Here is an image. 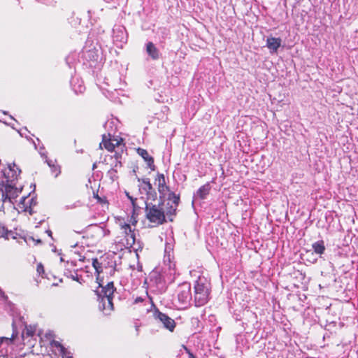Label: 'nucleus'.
Returning <instances> with one entry per match:
<instances>
[{"label":"nucleus","mask_w":358,"mask_h":358,"mask_svg":"<svg viewBox=\"0 0 358 358\" xmlns=\"http://www.w3.org/2000/svg\"><path fill=\"white\" fill-rule=\"evenodd\" d=\"M7 231L8 230L6 228V227L3 224L0 223V234L2 236H5L6 235H7Z\"/></svg>","instance_id":"obj_25"},{"label":"nucleus","mask_w":358,"mask_h":358,"mask_svg":"<svg viewBox=\"0 0 358 358\" xmlns=\"http://www.w3.org/2000/svg\"><path fill=\"white\" fill-rule=\"evenodd\" d=\"M144 301V299L141 296H138L134 300V303H141V302H143Z\"/></svg>","instance_id":"obj_31"},{"label":"nucleus","mask_w":358,"mask_h":358,"mask_svg":"<svg viewBox=\"0 0 358 358\" xmlns=\"http://www.w3.org/2000/svg\"><path fill=\"white\" fill-rule=\"evenodd\" d=\"M153 317L157 321V324H160L163 328L169 330L171 332L174 331L176 327V322L166 314L156 310L153 313Z\"/></svg>","instance_id":"obj_8"},{"label":"nucleus","mask_w":358,"mask_h":358,"mask_svg":"<svg viewBox=\"0 0 358 358\" xmlns=\"http://www.w3.org/2000/svg\"><path fill=\"white\" fill-rule=\"evenodd\" d=\"M46 232L48 233L49 236H52V231L50 230H48Z\"/></svg>","instance_id":"obj_35"},{"label":"nucleus","mask_w":358,"mask_h":358,"mask_svg":"<svg viewBox=\"0 0 358 358\" xmlns=\"http://www.w3.org/2000/svg\"><path fill=\"white\" fill-rule=\"evenodd\" d=\"M76 246H77V244L73 245H71V247H72V248H76Z\"/></svg>","instance_id":"obj_37"},{"label":"nucleus","mask_w":358,"mask_h":358,"mask_svg":"<svg viewBox=\"0 0 358 358\" xmlns=\"http://www.w3.org/2000/svg\"><path fill=\"white\" fill-rule=\"evenodd\" d=\"M176 294L175 304L177 308L185 309L187 308L192 299L190 283L185 282L179 285L176 290Z\"/></svg>","instance_id":"obj_7"},{"label":"nucleus","mask_w":358,"mask_h":358,"mask_svg":"<svg viewBox=\"0 0 358 358\" xmlns=\"http://www.w3.org/2000/svg\"><path fill=\"white\" fill-rule=\"evenodd\" d=\"M94 52L89 51V52H88V56H87V57H90V58H91V55H92V56L94 57V55H94Z\"/></svg>","instance_id":"obj_33"},{"label":"nucleus","mask_w":358,"mask_h":358,"mask_svg":"<svg viewBox=\"0 0 358 358\" xmlns=\"http://www.w3.org/2000/svg\"><path fill=\"white\" fill-rule=\"evenodd\" d=\"M15 335L14 333L12 335L11 338H7V337H2L0 339L1 343H2L3 341H6L8 343H12L14 339Z\"/></svg>","instance_id":"obj_27"},{"label":"nucleus","mask_w":358,"mask_h":358,"mask_svg":"<svg viewBox=\"0 0 358 358\" xmlns=\"http://www.w3.org/2000/svg\"><path fill=\"white\" fill-rule=\"evenodd\" d=\"M189 357L190 358H194V355L192 353H189Z\"/></svg>","instance_id":"obj_36"},{"label":"nucleus","mask_w":358,"mask_h":358,"mask_svg":"<svg viewBox=\"0 0 358 358\" xmlns=\"http://www.w3.org/2000/svg\"><path fill=\"white\" fill-rule=\"evenodd\" d=\"M64 273L68 278H70L73 280L78 282L80 284H82L83 282V279L82 278L81 276L78 275L77 271H74L73 272H72L70 270V268H66L65 269Z\"/></svg>","instance_id":"obj_19"},{"label":"nucleus","mask_w":358,"mask_h":358,"mask_svg":"<svg viewBox=\"0 0 358 358\" xmlns=\"http://www.w3.org/2000/svg\"><path fill=\"white\" fill-rule=\"evenodd\" d=\"M313 249L316 254L322 255L325 251L324 243L322 240L315 242L313 245Z\"/></svg>","instance_id":"obj_18"},{"label":"nucleus","mask_w":358,"mask_h":358,"mask_svg":"<svg viewBox=\"0 0 358 358\" xmlns=\"http://www.w3.org/2000/svg\"><path fill=\"white\" fill-rule=\"evenodd\" d=\"M62 358H73L71 353L65 348L63 352H59Z\"/></svg>","instance_id":"obj_26"},{"label":"nucleus","mask_w":358,"mask_h":358,"mask_svg":"<svg viewBox=\"0 0 358 358\" xmlns=\"http://www.w3.org/2000/svg\"><path fill=\"white\" fill-rule=\"evenodd\" d=\"M50 345L52 348H57L59 352H63L65 349V348L64 346H62V344L59 341H54V340L50 342Z\"/></svg>","instance_id":"obj_21"},{"label":"nucleus","mask_w":358,"mask_h":358,"mask_svg":"<svg viewBox=\"0 0 358 358\" xmlns=\"http://www.w3.org/2000/svg\"><path fill=\"white\" fill-rule=\"evenodd\" d=\"M155 185L157 186L160 198H165L168 194L167 205L170 206V209L167 211V214L175 215L180 201L179 196L170 191L169 187L166 185L164 175L162 173H157L155 178Z\"/></svg>","instance_id":"obj_2"},{"label":"nucleus","mask_w":358,"mask_h":358,"mask_svg":"<svg viewBox=\"0 0 358 358\" xmlns=\"http://www.w3.org/2000/svg\"><path fill=\"white\" fill-rule=\"evenodd\" d=\"M137 223V220L133 214L129 220L126 221L124 219H118L117 224L121 230V233L124 236L125 246L133 247L136 244V238L134 234V227Z\"/></svg>","instance_id":"obj_3"},{"label":"nucleus","mask_w":358,"mask_h":358,"mask_svg":"<svg viewBox=\"0 0 358 358\" xmlns=\"http://www.w3.org/2000/svg\"><path fill=\"white\" fill-rule=\"evenodd\" d=\"M28 202L31 206V209L33 210V206L36 204V200L34 198H28Z\"/></svg>","instance_id":"obj_30"},{"label":"nucleus","mask_w":358,"mask_h":358,"mask_svg":"<svg viewBox=\"0 0 358 358\" xmlns=\"http://www.w3.org/2000/svg\"><path fill=\"white\" fill-rule=\"evenodd\" d=\"M79 260L81 261V262H83L84 261V257L83 258H80Z\"/></svg>","instance_id":"obj_38"},{"label":"nucleus","mask_w":358,"mask_h":358,"mask_svg":"<svg viewBox=\"0 0 358 358\" xmlns=\"http://www.w3.org/2000/svg\"><path fill=\"white\" fill-rule=\"evenodd\" d=\"M92 266L97 273L100 272V270L101 269V264L99 262L97 259H92Z\"/></svg>","instance_id":"obj_22"},{"label":"nucleus","mask_w":358,"mask_h":358,"mask_svg":"<svg viewBox=\"0 0 358 358\" xmlns=\"http://www.w3.org/2000/svg\"><path fill=\"white\" fill-rule=\"evenodd\" d=\"M71 86L73 90L76 93H83L85 87L83 85V82H80L78 78H73L71 80Z\"/></svg>","instance_id":"obj_17"},{"label":"nucleus","mask_w":358,"mask_h":358,"mask_svg":"<svg viewBox=\"0 0 358 358\" xmlns=\"http://www.w3.org/2000/svg\"><path fill=\"white\" fill-rule=\"evenodd\" d=\"M169 262L168 267H169V273L165 275L166 269L163 273H160L157 271H152L150 274V282L151 285H153L156 287V288L162 292L166 289V284L167 282L171 283L173 282L175 279L176 271H175V264L172 263L170 259V256L166 257L164 256V262L166 264V262Z\"/></svg>","instance_id":"obj_1"},{"label":"nucleus","mask_w":358,"mask_h":358,"mask_svg":"<svg viewBox=\"0 0 358 358\" xmlns=\"http://www.w3.org/2000/svg\"><path fill=\"white\" fill-rule=\"evenodd\" d=\"M26 334L29 336H32L34 334V329L31 327L26 328Z\"/></svg>","instance_id":"obj_28"},{"label":"nucleus","mask_w":358,"mask_h":358,"mask_svg":"<svg viewBox=\"0 0 358 358\" xmlns=\"http://www.w3.org/2000/svg\"><path fill=\"white\" fill-rule=\"evenodd\" d=\"M145 52L152 60H157L161 56L159 49L152 42H148L145 44Z\"/></svg>","instance_id":"obj_11"},{"label":"nucleus","mask_w":358,"mask_h":358,"mask_svg":"<svg viewBox=\"0 0 358 358\" xmlns=\"http://www.w3.org/2000/svg\"><path fill=\"white\" fill-rule=\"evenodd\" d=\"M127 196H128V198L131 200V203H132V204H133V206L135 208V203H134V201H135V200H136V199H134L133 197H131V196H129L128 194H127Z\"/></svg>","instance_id":"obj_32"},{"label":"nucleus","mask_w":358,"mask_h":358,"mask_svg":"<svg viewBox=\"0 0 358 358\" xmlns=\"http://www.w3.org/2000/svg\"><path fill=\"white\" fill-rule=\"evenodd\" d=\"M20 192L21 189L15 187L11 184H7L4 186V188L1 189L0 191L1 199L3 202L8 201L11 203L13 202V199L17 198Z\"/></svg>","instance_id":"obj_9"},{"label":"nucleus","mask_w":358,"mask_h":358,"mask_svg":"<svg viewBox=\"0 0 358 358\" xmlns=\"http://www.w3.org/2000/svg\"><path fill=\"white\" fill-rule=\"evenodd\" d=\"M211 189V186L209 182L206 183L202 185L196 193H194V196L195 198H198L200 199H205L206 196L208 195Z\"/></svg>","instance_id":"obj_14"},{"label":"nucleus","mask_w":358,"mask_h":358,"mask_svg":"<svg viewBox=\"0 0 358 358\" xmlns=\"http://www.w3.org/2000/svg\"><path fill=\"white\" fill-rule=\"evenodd\" d=\"M120 143V141L117 139H106V136L103 135V140L100 144V146L103 145V146L108 151L112 152L115 146H117Z\"/></svg>","instance_id":"obj_15"},{"label":"nucleus","mask_w":358,"mask_h":358,"mask_svg":"<svg viewBox=\"0 0 358 358\" xmlns=\"http://www.w3.org/2000/svg\"><path fill=\"white\" fill-rule=\"evenodd\" d=\"M169 209L170 206L165 211L163 208V204L156 205L145 202V217L152 223L157 225L162 224L165 222V214L170 215V214H167Z\"/></svg>","instance_id":"obj_6"},{"label":"nucleus","mask_w":358,"mask_h":358,"mask_svg":"<svg viewBox=\"0 0 358 358\" xmlns=\"http://www.w3.org/2000/svg\"><path fill=\"white\" fill-rule=\"evenodd\" d=\"M50 168H51L52 173L55 174V177H57L60 173V170L58 166H57V169L53 167H50Z\"/></svg>","instance_id":"obj_29"},{"label":"nucleus","mask_w":358,"mask_h":358,"mask_svg":"<svg viewBox=\"0 0 358 358\" xmlns=\"http://www.w3.org/2000/svg\"><path fill=\"white\" fill-rule=\"evenodd\" d=\"M36 271L39 275H42L44 273V267L41 263L37 264Z\"/></svg>","instance_id":"obj_24"},{"label":"nucleus","mask_w":358,"mask_h":358,"mask_svg":"<svg viewBox=\"0 0 358 358\" xmlns=\"http://www.w3.org/2000/svg\"><path fill=\"white\" fill-rule=\"evenodd\" d=\"M281 39L280 38L268 37L266 39V46L271 53L276 52L281 45Z\"/></svg>","instance_id":"obj_13"},{"label":"nucleus","mask_w":358,"mask_h":358,"mask_svg":"<svg viewBox=\"0 0 358 358\" xmlns=\"http://www.w3.org/2000/svg\"><path fill=\"white\" fill-rule=\"evenodd\" d=\"M210 284L204 278L199 277L194 285V304L196 307L205 305L209 299Z\"/></svg>","instance_id":"obj_5"},{"label":"nucleus","mask_w":358,"mask_h":358,"mask_svg":"<svg viewBox=\"0 0 358 358\" xmlns=\"http://www.w3.org/2000/svg\"><path fill=\"white\" fill-rule=\"evenodd\" d=\"M67 266L73 267L74 266L73 262H71V263L67 262Z\"/></svg>","instance_id":"obj_34"},{"label":"nucleus","mask_w":358,"mask_h":358,"mask_svg":"<svg viewBox=\"0 0 358 358\" xmlns=\"http://www.w3.org/2000/svg\"><path fill=\"white\" fill-rule=\"evenodd\" d=\"M139 190L141 194H145L149 198H154L156 196V192L153 189L148 178H143L141 180V184L139 185Z\"/></svg>","instance_id":"obj_10"},{"label":"nucleus","mask_w":358,"mask_h":358,"mask_svg":"<svg viewBox=\"0 0 358 358\" xmlns=\"http://www.w3.org/2000/svg\"><path fill=\"white\" fill-rule=\"evenodd\" d=\"M15 167V164H13V167H11L10 165L9 166V170H8L9 172L8 173V176H6L8 180H13L15 178H17V175L20 174V170H19L18 168L16 167V169L18 171L17 173V171L14 169Z\"/></svg>","instance_id":"obj_20"},{"label":"nucleus","mask_w":358,"mask_h":358,"mask_svg":"<svg viewBox=\"0 0 358 358\" xmlns=\"http://www.w3.org/2000/svg\"><path fill=\"white\" fill-rule=\"evenodd\" d=\"M136 152L147 163L148 167L152 171H155V166L154 164V159L149 155L148 151L145 149L138 148H137Z\"/></svg>","instance_id":"obj_12"},{"label":"nucleus","mask_w":358,"mask_h":358,"mask_svg":"<svg viewBox=\"0 0 358 358\" xmlns=\"http://www.w3.org/2000/svg\"><path fill=\"white\" fill-rule=\"evenodd\" d=\"M19 208L24 211L28 212L30 215H32L34 211L31 209V206L28 202V197L22 196L19 203Z\"/></svg>","instance_id":"obj_16"},{"label":"nucleus","mask_w":358,"mask_h":358,"mask_svg":"<svg viewBox=\"0 0 358 358\" xmlns=\"http://www.w3.org/2000/svg\"><path fill=\"white\" fill-rule=\"evenodd\" d=\"M115 289L113 282H109L104 287H102L100 294L99 291H96L100 299L99 309L105 311L106 315L109 314L113 310V295Z\"/></svg>","instance_id":"obj_4"},{"label":"nucleus","mask_w":358,"mask_h":358,"mask_svg":"<svg viewBox=\"0 0 358 358\" xmlns=\"http://www.w3.org/2000/svg\"><path fill=\"white\" fill-rule=\"evenodd\" d=\"M40 154L43 157H44L45 159V162L48 164V165L50 167H53L57 169V166L55 165L53 161L48 159L47 156L45 155V153L41 152Z\"/></svg>","instance_id":"obj_23"}]
</instances>
